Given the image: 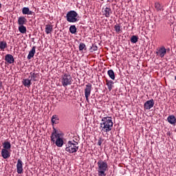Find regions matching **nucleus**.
I'll return each mask as SVG.
<instances>
[{
	"mask_svg": "<svg viewBox=\"0 0 176 176\" xmlns=\"http://www.w3.org/2000/svg\"><path fill=\"white\" fill-rule=\"evenodd\" d=\"M18 30L21 34H25L27 32V28L24 25H19Z\"/></svg>",
	"mask_w": 176,
	"mask_h": 176,
	"instance_id": "nucleus-23",
	"label": "nucleus"
},
{
	"mask_svg": "<svg viewBox=\"0 0 176 176\" xmlns=\"http://www.w3.org/2000/svg\"><path fill=\"white\" fill-rule=\"evenodd\" d=\"M76 26H75V25H72L69 27V32H71V34H76Z\"/></svg>",
	"mask_w": 176,
	"mask_h": 176,
	"instance_id": "nucleus-28",
	"label": "nucleus"
},
{
	"mask_svg": "<svg viewBox=\"0 0 176 176\" xmlns=\"http://www.w3.org/2000/svg\"><path fill=\"white\" fill-rule=\"evenodd\" d=\"M23 14L32 15L34 14V12L30 10L28 7H24L22 8Z\"/></svg>",
	"mask_w": 176,
	"mask_h": 176,
	"instance_id": "nucleus-16",
	"label": "nucleus"
},
{
	"mask_svg": "<svg viewBox=\"0 0 176 176\" xmlns=\"http://www.w3.org/2000/svg\"><path fill=\"white\" fill-rule=\"evenodd\" d=\"M98 164V174L99 176H106L108 171V163L107 161L99 160Z\"/></svg>",
	"mask_w": 176,
	"mask_h": 176,
	"instance_id": "nucleus-3",
	"label": "nucleus"
},
{
	"mask_svg": "<svg viewBox=\"0 0 176 176\" xmlns=\"http://www.w3.org/2000/svg\"><path fill=\"white\" fill-rule=\"evenodd\" d=\"M60 82L63 87H67V86H71L73 82L72 77L68 74H65L62 75Z\"/></svg>",
	"mask_w": 176,
	"mask_h": 176,
	"instance_id": "nucleus-6",
	"label": "nucleus"
},
{
	"mask_svg": "<svg viewBox=\"0 0 176 176\" xmlns=\"http://www.w3.org/2000/svg\"><path fill=\"white\" fill-rule=\"evenodd\" d=\"M166 53H167V50H166L164 46L161 47L156 51L157 56L160 57V58H163L166 56Z\"/></svg>",
	"mask_w": 176,
	"mask_h": 176,
	"instance_id": "nucleus-8",
	"label": "nucleus"
},
{
	"mask_svg": "<svg viewBox=\"0 0 176 176\" xmlns=\"http://www.w3.org/2000/svg\"><path fill=\"white\" fill-rule=\"evenodd\" d=\"M103 16H106L107 18L111 17V14H112V10H111V8L106 7L105 8H103Z\"/></svg>",
	"mask_w": 176,
	"mask_h": 176,
	"instance_id": "nucleus-11",
	"label": "nucleus"
},
{
	"mask_svg": "<svg viewBox=\"0 0 176 176\" xmlns=\"http://www.w3.org/2000/svg\"><path fill=\"white\" fill-rule=\"evenodd\" d=\"M79 51L82 52L84 49H86V45L83 43H80L78 47Z\"/></svg>",
	"mask_w": 176,
	"mask_h": 176,
	"instance_id": "nucleus-32",
	"label": "nucleus"
},
{
	"mask_svg": "<svg viewBox=\"0 0 176 176\" xmlns=\"http://www.w3.org/2000/svg\"><path fill=\"white\" fill-rule=\"evenodd\" d=\"M66 20L68 23H78L79 21L78 12L75 10H70L66 14Z\"/></svg>",
	"mask_w": 176,
	"mask_h": 176,
	"instance_id": "nucleus-5",
	"label": "nucleus"
},
{
	"mask_svg": "<svg viewBox=\"0 0 176 176\" xmlns=\"http://www.w3.org/2000/svg\"><path fill=\"white\" fill-rule=\"evenodd\" d=\"M98 47L96 44H93L92 46L90 47L91 52L93 53V52H97Z\"/></svg>",
	"mask_w": 176,
	"mask_h": 176,
	"instance_id": "nucleus-31",
	"label": "nucleus"
},
{
	"mask_svg": "<svg viewBox=\"0 0 176 176\" xmlns=\"http://www.w3.org/2000/svg\"><path fill=\"white\" fill-rule=\"evenodd\" d=\"M27 23V19L25 16H19L18 18V25H24V24Z\"/></svg>",
	"mask_w": 176,
	"mask_h": 176,
	"instance_id": "nucleus-17",
	"label": "nucleus"
},
{
	"mask_svg": "<svg viewBox=\"0 0 176 176\" xmlns=\"http://www.w3.org/2000/svg\"><path fill=\"white\" fill-rule=\"evenodd\" d=\"M35 46H34L32 50L29 52L28 55V60H31L34 56H35Z\"/></svg>",
	"mask_w": 176,
	"mask_h": 176,
	"instance_id": "nucleus-19",
	"label": "nucleus"
},
{
	"mask_svg": "<svg viewBox=\"0 0 176 176\" xmlns=\"http://www.w3.org/2000/svg\"><path fill=\"white\" fill-rule=\"evenodd\" d=\"M22 84L25 87H31V79L30 78H25L22 80Z\"/></svg>",
	"mask_w": 176,
	"mask_h": 176,
	"instance_id": "nucleus-15",
	"label": "nucleus"
},
{
	"mask_svg": "<svg viewBox=\"0 0 176 176\" xmlns=\"http://www.w3.org/2000/svg\"><path fill=\"white\" fill-rule=\"evenodd\" d=\"M155 8L157 12H163L164 9L162 5L160 3H155Z\"/></svg>",
	"mask_w": 176,
	"mask_h": 176,
	"instance_id": "nucleus-26",
	"label": "nucleus"
},
{
	"mask_svg": "<svg viewBox=\"0 0 176 176\" xmlns=\"http://www.w3.org/2000/svg\"><path fill=\"white\" fill-rule=\"evenodd\" d=\"M107 74L109 75L110 78H111L113 80H115V72H113V70H108Z\"/></svg>",
	"mask_w": 176,
	"mask_h": 176,
	"instance_id": "nucleus-27",
	"label": "nucleus"
},
{
	"mask_svg": "<svg viewBox=\"0 0 176 176\" xmlns=\"http://www.w3.org/2000/svg\"><path fill=\"white\" fill-rule=\"evenodd\" d=\"M2 8V4L0 3V9Z\"/></svg>",
	"mask_w": 176,
	"mask_h": 176,
	"instance_id": "nucleus-34",
	"label": "nucleus"
},
{
	"mask_svg": "<svg viewBox=\"0 0 176 176\" xmlns=\"http://www.w3.org/2000/svg\"><path fill=\"white\" fill-rule=\"evenodd\" d=\"M91 89H93V87H92L91 83H88L87 85H85L84 91H85V97L86 98L87 102H90L89 98L90 97V95L91 94Z\"/></svg>",
	"mask_w": 176,
	"mask_h": 176,
	"instance_id": "nucleus-7",
	"label": "nucleus"
},
{
	"mask_svg": "<svg viewBox=\"0 0 176 176\" xmlns=\"http://www.w3.org/2000/svg\"><path fill=\"white\" fill-rule=\"evenodd\" d=\"M65 151L69 153H76V151H79V143L75 140L69 141L66 144Z\"/></svg>",
	"mask_w": 176,
	"mask_h": 176,
	"instance_id": "nucleus-4",
	"label": "nucleus"
},
{
	"mask_svg": "<svg viewBox=\"0 0 176 176\" xmlns=\"http://www.w3.org/2000/svg\"><path fill=\"white\" fill-rule=\"evenodd\" d=\"M101 1H104V0H101Z\"/></svg>",
	"mask_w": 176,
	"mask_h": 176,
	"instance_id": "nucleus-36",
	"label": "nucleus"
},
{
	"mask_svg": "<svg viewBox=\"0 0 176 176\" xmlns=\"http://www.w3.org/2000/svg\"><path fill=\"white\" fill-rule=\"evenodd\" d=\"M131 43H137L138 42V36L133 35L131 38Z\"/></svg>",
	"mask_w": 176,
	"mask_h": 176,
	"instance_id": "nucleus-30",
	"label": "nucleus"
},
{
	"mask_svg": "<svg viewBox=\"0 0 176 176\" xmlns=\"http://www.w3.org/2000/svg\"><path fill=\"white\" fill-rule=\"evenodd\" d=\"M50 138L52 143L56 145L58 148H61L64 145V134L55 128L52 130Z\"/></svg>",
	"mask_w": 176,
	"mask_h": 176,
	"instance_id": "nucleus-1",
	"label": "nucleus"
},
{
	"mask_svg": "<svg viewBox=\"0 0 176 176\" xmlns=\"http://www.w3.org/2000/svg\"><path fill=\"white\" fill-rule=\"evenodd\" d=\"M23 161L19 159L16 163V173L19 174H23Z\"/></svg>",
	"mask_w": 176,
	"mask_h": 176,
	"instance_id": "nucleus-10",
	"label": "nucleus"
},
{
	"mask_svg": "<svg viewBox=\"0 0 176 176\" xmlns=\"http://www.w3.org/2000/svg\"><path fill=\"white\" fill-rule=\"evenodd\" d=\"M53 31V25L50 24H47L45 25V33L49 35V34H52Z\"/></svg>",
	"mask_w": 176,
	"mask_h": 176,
	"instance_id": "nucleus-20",
	"label": "nucleus"
},
{
	"mask_svg": "<svg viewBox=\"0 0 176 176\" xmlns=\"http://www.w3.org/2000/svg\"><path fill=\"white\" fill-rule=\"evenodd\" d=\"M106 85H107V86L108 87L109 91H111L112 90V85H113V81L109 80H106Z\"/></svg>",
	"mask_w": 176,
	"mask_h": 176,
	"instance_id": "nucleus-25",
	"label": "nucleus"
},
{
	"mask_svg": "<svg viewBox=\"0 0 176 176\" xmlns=\"http://www.w3.org/2000/svg\"><path fill=\"white\" fill-rule=\"evenodd\" d=\"M30 76H29V79H30V80H34V82H36L37 80V78H38V74L32 72L30 73Z\"/></svg>",
	"mask_w": 176,
	"mask_h": 176,
	"instance_id": "nucleus-18",
	"label": "nucleus"
},
{
	"mask_svg": "<svg viewBox=\"0 0 176 176\" xmlns=\"http://www.w3.org/2000/svg\"><path fill=\"white\" fill-rule=\"evenodd\" d=\"M6 47H8V43L5 41H0V50L5 52Z\"/></svg>",
	"mask_w": 176,
	"mask_h": 176,
	"instance_id": "nucleus-21",
	"label": "nucleus"
},
{
	"mask_svg": "<svg viewBox=\"0 0 176 176\" xmlns=\"http://www.w3.org/2000/svg\"><path fill=\"white\" fill-rule=\"evenodd\" d=\"M100 124L102 133H109L112 130V127H113L112 117H103Z\"/></svg>",
	"mask_w": 176,
	"mask_h": 176,
	"instance_id": "nucleus-2",
	"label": "nucleus"
},
{
	"mask_svg": "<svg viewBox=\"0 0 176 176\" xmlns=\"http://www.w3.org/2000/svg\"><path fill=\"white\" fill-rule=\"evenodd\" d=\"M153 105H155V100L153 99L147 100L144 104V108L146 111H149V109H151V108H153Z\"/></svg>",
	"mask_w": 176,
	"mask_h": 176,
	"instance_id": "nucleus-9",
	"label": "nucleus"
},
{
	"mask_svg": "<svg viewBox=\"0 0 176 176\" xmlns=\"http://www.w3.org/2000/svg\"><path fill=\"white\" fill-rule=\"evenodd\" d=\"M58 120H59L58 116L57 115L52 116V120H51L52 124H57V123H58Z\"/></svg>",
	"mask_w": 176,
	"mask_h": 176,
	"instance_id": "nucleus-24",
	"label": "nucleus"
},
{
	"mask_svg": "<svg viewBox=\"0 0 176 176\" xmlns=\"http://www.w3.org/2000/svg\"><path fill=\"white\" fill-rule=\"evenodd\" d=\"M102 144V140L101 139H100L98 142V145H99V146H101V144Z\"/></svg>",
	"mask_w": 176,
	"mask_h": 176,
	"instance_id": "nucleus-33",
	"label": "nucleus"
},
{
	"mask_svg": "<svg viewBox=\"0 0 176 176\" xmlns=\"http://www.w3.org/2000/svg\"><path fill=\"white\" fill-rule=\"evenodd\" d=\"M1 156L3 159H8V157H10V151H9V150L3 148L1 150Z\"/></svg>",
	"mask_w": 176,
	"mask_h": 176,
	"instance_id": "nucleus-14",
	"label": "nucleus"
},
{
	"mask_svg": "<svg viewBox=\"0 0 176 176\" xmlns=\"http://www.w3.org/2000/svg\"><path fill=\"white\" fill-rule=\"evenodd\" d=\"M5 61L8 63V64H13L14 63V58L12 54H6L5 56Z\"/></svg>",
	"mask_w": 176,
	"mask_h": 176,
	"instance_id": "nucleus-12",
	"label": "nucleus"
},
{
	"mask_svg": "<svg viewBox=\"0 0 176 176\" xmlns=\"http://www.w3.org/2000/svg\"><path fill=\"white\" fill-rule=\"evenodd\" d=\"M114 30H115L116 32H117L118 34L122 33V29H121L120 26L118 24L115 25Z\"/></svg>",
	"mask_w": 176,
	"mask_h": 176,
	"instance_id": "nucleus-29",
	"label": "nucleus"
},
{
	"mask_svg": "<svg viewBox=\"0 0 176 176\" xmlns=\"http://www.w3.org/2000/svg\"><path fill=\"white\" fill-rule=\"evenodd\" d=\"M3 149L10 151V148H12V144H10V142H4L3 143Z\"/></svg>",
	"mask_w": 176,
	"mask_h": 176,
	"instance_id": "nucleus-22",
	"label": "nucleus"
},
{
	"mask_svg": "<svg viewBox=\"0 0 176 176\" xmlns=\"http://www.w3.org/2000/svg\"><path fill=\"white\" fill-rule=\"evenodd\" d=\"M167 122H168V123L170 124H172L173 126H175V123H176V118L175 116L174 115H170L169 116H168L167 118Z\"/></svg>",
	"mask_w": 176,
	"mask_h": 176,
	"instance_id": "nucleus-13",
	"label": "nucleus"
},
{
	"mask_svg": "<svg viewBox=\"0 0 176 176\" xmlns=\"http://www.w3.org/2000/svg\"><path fill=\"white\" fill-rule=\"evenodd\" d=\"M175 79L176 80V76L175 77Z\"/></svg>",
	"mask_w": 176,
	"mask_h": 176,
	"instance_id": "nucleus-35",
	"label": "nucleus"
}]
</instances>
